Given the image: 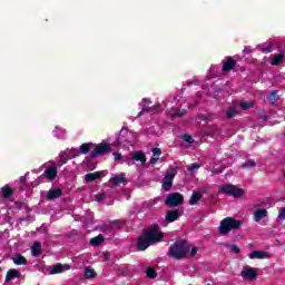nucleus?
Returning <instances> with one entry per match:
<instances>
[{"label": "nucleus", "instance_id": "1", "mask_svg": "<svg viewBox=\"0 0 285 285\" xmlns=\"http://www.w3.org/2000/svg\"><path fill=\"white\" fill-rule=\"evenodd\" d=\"M164 239V234L159 232L158 225H153L149 230H145L142 235L138 237L137 248L138 250H146L148 246L153 244H158Z\"/></svg>", "mask_w": 285, "mask_h": 285}, {"label": "nucleus", "instance_id": "2", "mask_svg": "<svg viewBox=\"0 0 285 285\" xmlns=\"http://www.w3.org/2000/svg\"><path fill=\"white\" fill-rule=\"evenodd\" d=\"M219 195H227V197H234V199H243L246 195L244 188H239L237 185L225 184L218 187Z\"/></svg>", "mask_w": 285, "mask_h": 285}, {"label": "nucleus", "instance_id": "3", "mask_svg": "<svg viewBox=\"0 0 285 285\" xmlns=\"http://www.w3.org/2000/svg\"><path fill=\"white\" fill-rule=\"evenodd\" d=\"M189 250L190 245H188V242L177 240L174 245L169 247V255L175 259H183V257H186Z\"/></svg>", "mask_w": 285, "mask_h": 285}, {"label": "nucleus", "instance_id": "4", "mask_svg": "<svg viewBox=\"0 0 285 285\" xmlns=\"http://www.w3.org/2000/svg\"><path fill=\"white\" fill-rule=\"evenodd\" d=\"M242 226V220L227 217L220 222L219 233L220 235H228L232 230H237Z\"/></svg>", "mask_w": 285, "mask_h": 285}, {"label": "nucleus", "instance_id": "5", "mask_svg": "<svg viewBox=\"0 0 285 285\" xmlns=\"http://www.w3.org/2000/svg\"><path fill=\"white\" fill-rule=\"evenodd\" d=\"M108 153H112V146L102 141L95 146L94 150L90 151L91 159H97V157H101L104 155H108Z\"/></svg>", "mask_w": 285, "mask_h": 285}, {"label": "nucleus", "instance_id": "6", "mask_svg": "<svg viewBox=\"0 0 285 285\" xmlns=\"http://www.w3.org/2000/svg\"><path fill=\"white\" fill-rule=\"evenodd\" d=\"M166 206H169L170 208L175 206H179L184 204V196L179 193L170 194L167 199L165 200Z\"/></svg>", "mask_w": 285, "mask_h": 285}, {"label": "nucleus", "instance_id": "7", "mask_svg": "<svg viewBox=\"0 0 285 285\" xmlns=\"http://www.w3.org/2000/svg\"><path fill=\"white\" fill-rule=\"evenodd\" d=\"M184 215L183 209H174V210H168L165 217V222L167 224H173V222H177L179 217Z\"/></svg>", "mask_w": 285, "mask_h": 285}, {"label": "nucleus", "instance_id": "8", "mask_svg": "<svg viewBox=\"0 0 285 285\" xmlns=\"http://www.w3.org/2000/svg\"><path fill=\"white\" fill-rule=\"evenodd\" d=\"M62 195H63V187H61V186L53 187V188L48 190L47 199L49 202H53V199H59V197H61Z\"/></svg>", "mask_w": 285, "mask_h": 285}, {"label": "nucleus", "instance_id": "9", "mask_svg": "<svg viewBox=\"0 0 285 285\" xmlns=\"http://www.w3.org/2000/svg\"><path fill=\"white\" fill-rule=\"evenodd\" d=\"M240 276L244 279H249V282H253V281L257 279V272H255V268H253V267H245L242 271Z\"/></svg>", "mask_w": 285, "mask_h": 285}, {"label": "nucleus", "instance_id": "10", "mask_svg": "<svg viewBox=\"0 0 285 285\" xmlns=\"http://www.w3.org/2000/svg\"><path fill=\"white\" fill-rule=\"evenodd\" d=\"M57 166L49 165L43 171L42 177H45L46 179H57Z\"/></svg>", "mask_w": 285, "mask_h": 285}, {"label": "nucleus", "instance_id": "11", "mask_svg": "<svg viewBox=\"0 0 285 285\" xmlns=\"http://www.w3.org/2000/svg\"><path fill=\"white\" fill-rule=\"evenodd\" d=\"M235 66H237V60L233 59L232 57H228L226 61L223 62V72H230V70L235 69Z\"/></svg>", "mask_w": 285, "mask_h": 285}, {"label": "nucleus", "instance_id": "12", "mask_svg": "<svg viewBox=\"0 0 285 285\" xmlns=\"http://www.w3.org/2000/svg\"><path fill=\"white\" fill-rule=\"evenodd\" d=\"M249 259H271V254L264 250H254L249 254Z\"/></svg>", "mask_w": 285, "mask_h": 285}, {"label": "nucleus", "instance_id": "13", "mask_svg": "<svg viewBox=\"0 0 285 285\" xmlns=\"http://www.w3.org/2000/svg\"><path fill=\"white\" fill-rule=\"evenodd\" d=\"M63 271H70V265H53L49 272V275H57L58 273H63Z\"/></svg>", "mask_w": 285, "mask_h": 285}, {"label": "nucleus", "instance_id": "14", "mask_svg": "<svg viewBox=\"0 0 285 285\" xmlns=\"http://www.w3.org/2000/svg\"><path fill=\"white\" fill-rule=\"evenodd\" d=\"M13 194L14 189H12V187H10L9 185L3 186L0 191L2 199H10Z\"/></svg>", "mask_w": 285, "mask_h": 285}, {"label": "nucleus", "instance_id": "15", "mask_svg": "<svg viewBox=\"0 0 285 285\" xmlns=\"http://www.w3.org/2000/svg\"><path fill=\"white\" fill-rule=\"evenodd\" d=\"M21 277V272H19L18 269H9L7 272V276H6V284H8V282H11V279H14V278H19Z\"/></svg>", "mask_w": 285, "mask_h": 285}, {"label": "nucleus", "instance_id": "16", "mask_svg": "<svg viewBox=\"0 0 285 285\" xmlns=\"http://www.w3.org/2000/svg\"><path fill=\"white\" fill-rule=\"evenodd\" d=\"M265 217H268V210L266 209H257L254 213V222H262Z\"/></svg>", "mask_w": 285, "mask_h": 285}, {"label": "nucleus", "instance_id": "17", "mask_svg": "<svg viewBox=\"0 0 285 285\" xmlns=\"http://www.w3.org/2000/svg\"><path fill=\"white\" fill-rule=\"evenodd\" d=\"M95 148V144L92 142H85L79 147L80 154L81 155H88Z\"/></svg>", "mask_w": 285, "mask_h": 285}, {"label": "nucleus", "instance_id": "18", "mask_svg": "<svg viewBox=\"0 0 285 285\" xmlns=\"http://www.w3.org/2000/svg\"><path fill=\"white\" fill-rule=\"evenodd\" d=\"M107 171H95L89 173L85 176V179H101V177H106Z\"/></svg>", "mask_w": 285, "mask_h": 285}, {"label": "nucleus", "instance_id": "19", "mask_svg": "<svg viewBox=\"0 0 285 285\" xmlns=\"http://www.w3.org/2000/svg\"><path fill=\"white\" fill-rule=\"evenodd\" d=\"M177 170H179L178 167H170L165 173V179H175L177 176Z\"/></svg>", "mask_w": 285, "mask_h": 285}, {"label": "nucleus", "instance_id": "20", "mask_svg": "<svg viewBox=\"0 0 285 285\" xmlns=\"http://www.w3.org/2000/svg\"><path fill=\"white\" fill-rule=\"evenodd\" d=\"M282 61H284V53H277L272 58L271 66H282Z\"/></svg>", "mask_w": 285, "mask_h": 285}, {"label": "nucleus", "instance_id": "21", "mask_svg": "<svg viewBox=\"0 0 285 285\" xmlns=\"http://www.w3.org/2000/svg\"><path fill=\"white\" fill-rule=\"evenodd\" d=\"M12 262H13V264H16V266H27L28 265V261L22 255H18V256L13 257Z\"/></svg>", "mask_w": 285, "mask_h": 285}, {"label": "nucleus", "instance_id": "22", "mask_svg": "<svg viewBox=\"0 0 285 285\" xmlns=\"http://www.w3.org/2000/svg\"><path fill=\"white\" fill-rule=\"evenodd\" d=\"M200 200H202V193L193 191L190 199H189V205L195 206V204H197V202H200Z\"/></svg>", "mask_w": 285, "mask_h": 285}, {"label": "nucleus", "instance_id": "23", "mask_svg": "<svg viewBox=\"0 0 285 285\" xmlns=\"http://www.w3.org/2000/svg\"><path fill=\"white\" fill-rule=\"evenodd\" d=\"M31 254L33 257H39L41 255V243L35 242L32 247H31Z\"/></svg>", "mask_w": 285, "mask_h": 285}, {"label": "nucleus", "instance_id": "24", "mask_svg": "<svg viewBox=\"0 0 285 285\" xmlns=\"http://www.w3.org/2000/svg\"><path fill=\"white\" fill-rule=\"evenodd\" d=\"M132 159L134 161H140L141 164H146V154H144L142 151H136L132 155Z\"/></svg>", "mask_w": 285, "mask_h": 285}, {"label": "nucleus", "instance_id": "25", "mask_svg": "<svg viewBox=\"0 0 285 285\" xmlns=\"http://www.w3.org/2000/svg\"><path fill=\"white\" fill-rule=\"evenodd\" d=\"M105 239L106 238L104 237V235H98L90 239V245L91 246H101V244H104Z\"/></svg>", "mask_w": 285, "mask_h": 285}, {"label": "nucleus", "instance_id": "26", "mask_svg": "<svg viewBox=\"0 0 285 285\" xmlns=\"http://www.w3.org/2000/svg\"><path fill=\"white\" fill-rule=\"evenodd\" d=\"M126 181H128V180H126V179H111V180H108L106 186H109V188H116L120 184H126Z\"/></svg>", "mask_w": 285, "mask_h": 285}, {"label": "nucleus", "instance_id": "27", "mask_svg": "<svg viewBox=\"0 0 285 285\" xmlns=\"http://www.w3.org/2000/svg\"><path fill=\"white\" fill-rule=\"evenodd\" d=\"M202 168V165L198 163H193L191 165L187 166V173H190V175H195L198 169Z\"/></svg>", "mask_w": 285, "mask_h": 285}, {"label": "nucleus", "instance_id": "28", "mask_svg": "<svg viewBox=\"0 0 285 285\" xmlns=\"http://www.w3.org/2000/svg\"><path fill=\"white\" fill-rule=\"evenodd\" d=\"M85 277L87 279H92V278L97 277V272H95L92 269V267H86L85 268Z\"/></svg>", "mask_w": 285, "mask_h": 285}, {"label": "nucleus", "instance_id": "29", "mask_svg": "<svg viewBox=\"0 0 285 285\" xmlns=\"http://www.w3.org/2000/svg\"><path fill=\"white\" fill-rule=\"evenodd\" d=\"M111 226V230H119V228H121L124 226V220H111L110 223Z\"/></svg>", "mask_w": 285, "mask_h": 285}, {"label": "nucleus", "instance_id": "30", "mask_svg": "<svg viewBox=\"0 0 285 285\" xmlns=\"http://www.w3.org/2000/svg\"><path fill=\"white\" fill-rule=\"evenodd\" d=\"M186 109H177L173 115H171V117H173V119H175V118H181V117H185V115H186Z\"/></svg>", "mask_w": 285, "mask_h": 285}, {"label": "nucleus", "instance_id": "31", "mask_svg": "<svg viewBox=\"0 0 285 285\" xmlns=\"http://www.w3.org/2000/svg\"><path fill=\"white\" fill-rule=\"evenodd\" d=\"M134 184L135 186H137V188H142V186H148V184H150V180L136 179Z\"/></svg>", "mask_w": 285, "mask_h": 285}, {"label": "nucleus", "instance_id": "32", "mask_svg": "<svg viewBox=\"0 0 285 285\" xmlns=\"http://www.w3.org/2000/svg\"><path fill=\"white\" fill-rule=\"evenodd\" d=\"M255 166H257V163L253 159H249L242 165V168H255Z\"/></svg>", "mask_w": 285, "mask_h": 285}, {"label": "nucleus", "instance_id": "33", "mask_svg": "<svg viewBox=\"0 0 285 285\" xmlns=\"http://www.w3.org/2000/svg\"><path fill=\"white\" fill-rule=\"evenodd\" d=\"M146 275L149 277V279H155V277H157V272L153 267H148Z\"/></svg>", "mask_w": 285, "mask_h": 285}, {"label": "nucleus", "instance_id": "34", "mask_svg": "<svg viewBox=\"0 0 285 285\" xmlns=\"http://www.w3.org/2000/svg\"><path fill=\"white\" fill-rule=\"evenodd\" d=\"M170 188H173V179H166L163 183V190H170Z\"/></svg>", "mask_w": 285, "mask_h": 285}, {"label": "nucleus", "instance_id": "35", "mask_svg": "<svg viewBox=\"0 0 285 285\" xmlns=\"http://www.w3.org/2000/svg\"><path fill=\"white\" fill-rule=\"evenodd\" d=\"M242 110H248V108H253V101H243L239 104Z\"/></svg>", "mask_w": 285, "mask_h": 285}, {"label": "nucleus", "instance_id": "36", "mask_svg": "<svg viewBox=\"0 0 285 285\" xmlns=\"http://www.w3.org/2000/svg\"><path fill=\"white\" fill-rule=\"evenodd\" d=\"M237 115V109L235 108H229L226 112L227 119H233Z\"/></svg>", "mask_w": 285, "mask_h": 285}, {"label": "nucleus", "instance_id": "37", "mask_svg": "<svg viewBox=\"0 0 285 285\" xmlns=\"http://www.w3.org/2000/svg\"><path fill=\"white\" fill-rule=\"evenodd\" d=\"M223 246L230 248V250H233V253H236V255H239V253H240L239 246H237V245L223 244Z\"/></svg>", "mask_w": 285, "mask_h": 285}, {"label": "nucleus", "instance_id": "38", "mask_svg": "<svg viewBox=\"0 0 285 285\" xmlns=\"http://www.w3.org/2000/svg\"><path fill=\"white\" fill-rule=\"evenodd\" d=\"M155 110H157V107H148V106H142L141 107V111L142 112H155Z\"/></svg>", "mask_w": 285, "mask_h": 285}, {"label": "nucleus", "instance_id": "39", "mask_svg": "<svg viewBox=\"0 0 285 285\" xmlns=\"http://www.w3.org/2000/svg\"><path fill=\"white\" fill-rule=\"evenodd\" d=\"M184 141H187V144H195V139L193 138V136L185 134L183 136Z\"/></svg>", "mask_w": 285, "mask_h": 285}, {"label": "nucleus", "instance_id": "40", "mask_svg": "<svg viewBox=\"0 0 285 285\" xmlns=\"http://www.w3.org/2000/svg\"><path fill=\"white\" fill-rule=\"evenodd\" d=\"M148 208H153V204L150 203H144L140 207L139 213H145L146 210H148Z\"/></svg>", "mask_w": 285, "mask_h": 285}, {"label": "nucleus", "instance_id": "41", "mask_svg": "<svg viewBox=\"0 0 285 285\" xmlns=\"http://www.w3.org/2000/svg\"><path fill=\"white\" fill-rule=\"evenodd\" d=\"M104 199H106V193H99L96 195V202H98L99 204H101Z\"/></svg>", "mask_w": 285, "mask_h": 285}, {"label": "nucleus", "instance_id": "42", "mask_svg": "<svg viewBox=\"0 0 285 285\" xmlns=\"http://www.w3.org/2000/svg\"><path fill=\"white\" fill-rule=\"evenodd\" d=\"M102 233H114L111 225H104L101 227Z\"/></svg>", "mask_w": 285, "mask_h": 285}, {"label": "nucleus", "instance_id": "43", "mask_svg": "<svg viewBox=\"0 0 285 285\" xmlns=\"http://www.w3.org/2000/svg\"><path fill=\"white\" fill-rule=\"evenodd\" d=\"M110 179H126V173H120L118 175L111 176Z\"/></svg>", "mask_w": 285, "mask_h": 285}, {"label": "nucleus", "instance_id": "44", "mask_svg": "<svg viewBox=\"0 0 285 285\" xmlns=\"http://www.w3.org/2000/svg\"><path fill=\"white\" fill-rule=\"evenodd\" d=\"M275 100H277V90H273L269 94V101H275Z\"/></svg>", "mask_w": 285, "mask_h": 285}, {"label": "nucleus", "instance_id": "45", "mask_svg": "<svg viewBox=\"0 0 285 285\" xmlns=\"http://www.w3.org/2000/svg\"><path fill=\"white\" fill-rule=\"evenodd\" d=\"M151 153L154 157H159L161 155V149L156 147L151 149Z\"/></svg>", "mask_w": 285, "mask_h": 285}, {"label": "nucleus", "instance_id": "46", "mask_svg": "<svg viewBox=\"0 0 285 285\" xmlns=\"http://www.w3.org/2000/svg\"><path fill=\"white\" fill-rule=\"evenodd\" d=\"M114 157L116 161H121V159H124V156L117 151L114 153Z\"/></svg>", "mask_w": 285, "mask_h": 285}, {"label": "nucleus", "instance_id": "47", "mask_svg": "<svg viewBox=\"0 0 285 285\" xmlns=\"http://www.w3.org/2000/svg\"><path fill=\"white\" fill-rule=\"evenodd\" d=\"M278 219L284 220L285 219V208H282L279 214H278Z\"/></svg>", "mask_w": 285, "mask_h": 285}, {"label": "nucleus", "instance_id": "48", "mask_svg": "<svg viewBox=\"0 0 285 285\" xmlns=\"http://www.w3.org/2000/svg\"><path fill=\"white\" fill-rule=\"evenodd\" d=\"M118 275L126 277V275H128V271L127 269H118Z\"/></svg>", "mask_w": 285, "mask_h": 285}, {"label": "nucleus", "instance_id": "49", "mask_svg": "<svg viewBox=\"0 0 285 285\" xmlns=\"http://www.w3.org/2000/svg\"><path fill=\"white\" fill-rule=\"evenodd\" d=\"M159 161V157H151L149 164H157Z\"/></svg>", "mask_w": 285, "mask_h": 285}, {"label": "nucleus", "instance_id": "50", "mask_svg": "<svg viewBox=\"0 0 285 285\" xmlns=\"http://www.w3.org/2000/svg\"><path fill=\"white\" fill-rule=\"evenodd\" d=\"M198 193H200L202 197H204V194L208 193V187H203Z\"/></svg>", "mask_w": 285, "mask_h": 285}, {"label": "nucleus", "instance_id": "51", "mask_svg": "<svg viewBox=\"0 0 285 285\" xmlns=\"http://www.w3.org/2000/svg\"><path fill=\"white\" fill-rule=\"evenodd\" d=\"M258 119H261V121H268V116H266V115H261V116L258 117Z\"/></svg>", "mask_w": 285, "mask_h": 285}, {"label": "nucleus", "instance_id": "52", "mask_svg": "<svg viewBox=\"0 0 285 285\" xmlns=\"http://www.w3.org/2000/svg\"><path fill=\"white\" fill-rule=\"evenodd\" d=\"M190 255H191V257H195V255H197V247L191 248Z\"/></svg>", "mask_w": 285, "mask_h": 285}, {"label": "nucleus", "instance_id": "53", "mask_svg": "<svg viewBox=\"0 0 285 285\" xmlns=\"http://www.w3.org/2000/svg\"><path fill=\"white\" fill-rule=\"evenodd\" d=\"M91 219H92V214L88 213L86 216V220L91 222Z\"/></svg>", "mask_w": 285, "mask_h": 285}, {"label": "nucleus", "instance_id": "54", "mask_svg": "<svg viewBox=\"0 0 285 285\" xmlns=\"http://www.w3.org/2000/svg\"><path fill=\"white\" fill-rule=\"evenodd\" d=\"M141 115H144L142 110L137 114V117H141Z\"/></svg>", "mask_w": 285, "mask_h": 285}, {"label": "nucleus", "instance_id": "55", "mask_svg": "<svg viewBox=\"0 0 285 285\" xmlns=\"http://www.w3.org/2000/svg\"><path fill=\"white\" fill-rule=\"evenodd\" d=\"M28 177V174H26L24 176L20 177V179H26Z\"/></svg>", "mask_w": 285, "mask_h": 285}, {"label": "nucleus", "instance_id": "56", "mask_svg": "<svg viewBox=\"0 0 285 285\" xmlns=\"http://www.w3.org/2000/svg\"><path fill=\"white\" fill-rule=\"evenodd\" d=\"M142 101H148V98H142Z\"/></svg>", "mask_w": 285, "mask_h": 285}, {"label": "nucleus", "instance_id": "57", "mask_svg": "<svg viewBox=\"0 0 285 285\" xmlns=\"http://www.w3.org/2000/svg\"><path fill=\"white\" fill-rule=\"evenodd\" d=\"M85 228H88V225H87V224H85Z\"/></svg>", "mask_w": 285, "mask_h": 285}, {"label": "nucleus", "instance_id": "58", "mask_svg": "<svg viewBox=\"0 0 285 285\" xmlns=\"http://www.w3.org/2000/svg\"><path fill=\"white\" fill-rule=\"evenodd\" d=\"M22 184H26V180H22Z\"/></svg>", "mask_w": 285, "mask_h": 285}, {"label": "nucleus", "instance_id": "59", "mask_svg": "<svg viewBox=\"0 0 285 285\" xmlns=\"http://www.w3.org/2000/svg\"><path fill=\"white\" fill-rule=\"evenodd\" d=\"M284 177H285V173H284Z\"/></svg>", "mask_w": 285, "mask_h": 285}, {"label": "nucleus", "instance_id": "60", "mask_svg": "<svg viewBox=\"0 0 285 285\" xmlns=\"http://www.w3.org/2000/svg\"><path fill=\"white\" fill-rule=\"evenodd\" d=\"M0 272H1V267H0Z\"/></svg>", "mask_w": 285, "mask_h": 285}]
</instances>
